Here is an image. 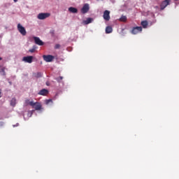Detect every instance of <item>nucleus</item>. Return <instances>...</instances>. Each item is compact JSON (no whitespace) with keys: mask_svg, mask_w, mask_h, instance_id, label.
Here are the masks:
<instances>
[{"mask_svg":"<svg viewBox=\"0 0 179 179\" xmlns=\"http://www.w3.org/2000/svg\"><path fill=\"white\" fill-rule=\"evenodd\" d=\"M34 76L35 78H41L43 76V73L41 72L35 73H34Z\"/></svg>","mask_w":179,"mask_h":179,"instance_id":"nucleus-17","label":"nucleus"},{"mask_svg":"<svg viewBox=\"0 0 179 179\" xmlns=\"http://www.w3.org/2000/svg\"><path fill=\"white\" fill-rule=\"evenodd\" d=\"M103 17L104 20H106V22H108V20H110V11L108 10H106L103 12Z\"/></svg>","mask_w":179,"mask_h":179,"instance_id":"nucleus-7","label":"nucleus"},{"mask_svg":"<svg viewBox=\"0 0 179 179\" xmlns=\"http://www.w3.org/2000/svg\"><path fill=\"white\" fill-rule=\"evenodd\" d=\"M0 125H1V127H3V122H0Z\"/></svg>","mask_w":179,"mask_h":179,"instance_id":"nucleus-25","label":"nucleus"},{"mask_svg":"<svg viewBox=\"0 0 179 179\" xmlns=\"http://www.w3.org/2000/svg\"><path fill=\"white\" fill-rule=\"evenodd\" d=\"M90 9V7L89 6V4L85 3L81 8V13L85 15V13H87V12H89Z\"/></svg>","mask_w":179,"mask_h":179,"instance_id":"nucleus-5","label":"nucleus"},{"mask_svg":"<svg viewBox=\"0 0 179 179\" xmlns=\"http://www.w3.org/2000/svg\"><path fill=\"white\" fill-rule=\"evenodd\" d=\"M174 1H178V0H174Z\"/></svg>","mask_w":179,"mask_h":179,"instance_id":"nucleus-31","label":"nucleus"},{"mask_svg":"<svg viewBox=\"0 0 179 179\" xmlns=\"http://www.w3.org/2000/svg\"><path fill=\"white\" fill-rule=\"evenodd\" d=\"M106 34H110V33H113V27L108 26L106 28Z\"/></svg>","mask_w":179,"mask_h":179,"instance_id":"nucleus-13","label":"nucleus"},{"mask_svg":"<svg viewBox=\"0 0 179 179\" xmlns=\"http://www.w3.org/2000/svg\"><path fill=\"white\" fill-rule=\"evenodd\" d=\"M45 102V104H50V103H52V99H46Z\"/></svg>","mask_w":179,"mask_h":179,"instance_id":"nucleus-21","label":"nucleus"},{"mask_svg":"<svg viewBox=\"0 0 179 179\" xmlns=\"http://www.w3.org/2000/svg\"><path fill=\"white\" fill-rule=\"evenodd\" d=\"M170 2H171V0H164V1H163L161 3V5H160V10H164V9H166V8L167 6H169V5H170Z\"/></svg>","mask_w":179,"mask_h":179,"instance_id":"nucleus-2","label":"nucleus"},{"mask_svg":"<svg viewBox=\"0 0 179 179\" xmlns=\"http://www.w3.org/2000/svg\"><path fill=\"white\" fill-rule=\"evenodd\" d=\"M36 104V102H35V103L33 101L29 102V106H31V107H33V108H34Z\"/></svg>","mask_w":179,"mask_h":179,"instance_id":"nucleus-20","label":"nucleus"},{"mask_svg":"<svg viewBox=\"0 0 179 179\" xmlns=\"http://www.w3.org/2000/svg\"><path fill=\"white\" fill-rule=\"evenodd\" d=\"M43 58L45 61V62H52V61L54 60V56L51 55H44L43 56Z\"/></svg>","mask_w":179,"mask_h":179,"instance_id":"nucleus-4","label":"nucleus"},{"mask_svg":"<svg viewBox=\"0 0 179 179\" xmlns=\"http://www.w3.org/2000/svg\"><path fill=\"white\" fill-rule=\"evenodd\" d=\"M120 22H127V16L125 15H122L120 18Z\"/></svg>","mask_w":179,"mask_h":179,"instance_id":"nucleus-18","label":"nucleus"},{"mask_svg":"<svg viewBox=\"0 0 179 179\" xmlns=\"http://www.w3.org/2000/svg\"><path fill=\"white\" fill-rule=\"evenodd\" d=\"M0 72H2L3 75L5 76L6 73H5V68H2L1 70H0Z\"/></svg>","mask_w":179,"mask_h":179,"instance_id":"nucleus-23","label":"nucleus"},{"mask_svg":"<svg viewBox=\"0 0 179 179\" xmlns=\"http://www.w3.org/2000/svg\"><path fill=\"white\" fill-rule=\"evenodd\" d=\"M34 51H36V49H34V48L29 50V52H34Z\"/></svg>","mask_w":179,"mask_h":179,"instance_id":"nucleus-24","label":"nucleus"},{"mask_svg":"<svg viewBox=\"0 0 179 179\" xmlns=\"http://www.w3.org/2000/svg\"><path fill=\"white\" fill-rule=\"evenodd\" d=\"M0 94H1V90H0Z\"/></svg>","mask_w":179,"mask_h":179,"instance_id":"nucleus-30","label":"nucleus"},{"mask_svg":"<svg viewBox=\"0 0 179 179\" xmlns=\"http://www.w3.org/2000/svg\"><path fill=\"white\" fill-rule=\"evenodd\" d=\"M48 93V90L43 89L38 93V94H39V96H47Z\"/></svg>","mask_w":179,"mask_h":179,"instance_id":"nucleus-10","label":"nucleus"},{"mask_svg":"<svg viewBox=\"0 0 179 179\" xmlns=\"http://www.w3.org/2000/svg\"><path fill=\"white\" fill-rule=\"evenodd\" d=\"M51 16V14L49 13H41L38 15L37 18L39 19V20H44V19H47V17H50Z\"/></svg>","mask_w":179,"mask_h":179,"instance_id":"nucleus-1","label":"nucleus"},{"mask_svg":"<svg viewBox=\"0 0 179 179\" xmlns=\"http://www.w3.org/2000/svg\"><path fill=\"white\" fill-rule=\"evenodd\" d=\"M34 40L35 41V44H37V45H44V42L40 40V38L35 36L34 37Z\"/></svg>","mask_w":179,"mask_h":179,"instance_id":"nucleus-8","label":"nucleus"},{"mask_svg":"<svg viewBox=\"0 0 179 179\" xmlns=\"http://www.w3.org/2000/svg\"><path fill=\"white\" fill-rule=\"evenodd\" d=\"M63 79H64V77L59 76V77H58V78H56V80H57V82H58L59 83H61V80H62Z\"/></svg>","mask_w":179,"mask_h":179,"instance_id":"nucleus-19","label":"nucleus"},{"mask_svg":"<svg viewBox=\"0 0 179 179\" xmlns=\"http://www.w3.org/2000/svg\"><path fill=\"white\" fill-rule=\"evenodd\" d=\"M34 108L35 110H36L37 111H40V110H41V103L36 102L35 106L34 107Z\"/></svg>","mask_w":179,"mask_h":179,"instance_id":"nucleus-11","label":"nucleus"},{"mask_svg":"<svg viewBox=\"0 0 179 179\" xmlns=\"http://www.w3.org/2000/svg\"><path fill=\"white\" fill-rule=\"evenodd\" d=\"M55 50H58L59 48H61V45L59 44H56L55 46Z\"/></svg>","mask_w":179,"mask_h":179,"instance_id":"nucleus-22","label":"nucleus"},{"mask_svg":"<svg viewBox=\"0 0 179 179\" xmlns=\"http://www.w3.org/2000/svg\"><path fill=\"white\" fill-rule=\"evenodd\" d=\"M92 20H93V19H92L91 17H88L86 20L83 21V23L85 24H89L92 23Z\"/></svg>","mask_w":179,"mask_h":179,"instance_id":"nucleus-14","label":"nucleus"},{"mask_svg":"<svg viewBox=\"0 0 179 179\" xmlns=\"http://www.w3.org/2000/svg\"><path fill=\"white\" fill-rule=\"evenodd\" d=\"M0 61H2V59L0 57Z\"/></svg>","mask_w":179,"mask_h":179,"instance_id":"nucleus-29","label":"nucleus"},{"mask_svg":"<svg viewBox=\"0 0 179 179\" xmlns=\"http://www.w3.org/2000/svg\"><path fill=\"white\" fill-rule=\"evenodd\" d=\"M69 10L71 12V13H78V8L75 7L69 8Z\"/></svg>","mask_w":179,"mask_h":179,"instance_id":"nucleus-12","label":"nucleus"},{"mask_svg":"<svg viewBox=\"0 0 179 179\" xmlns=\"http://www.w3.org/2000/svg\"><path fill=\"white\" fill-rule=\"evenodd\" d=\"M148 21L144 20L141 22V26L143 27V29H146V27H148Z\"/></svg>","mask_w":179,"mask_h":179,"instance_id":"nucleus-15","label":"nucleus"},{"mask_svg":"<svg viewBox=\"0 0 179 179\" xmlns=\"http://www.w3.org/2000/svg\"><path fill=\"white\" fill-rule=\"evenodd\" d=\"M14 1V2H17V0H13Z\"/></svg>","mask_w":179,"mask_h":179,"instance_id":"nucleus-27","label":"nucleus"},{"mask_svg":"<svg viewBox=\"0 0 179 179\" xmlns=\"http://www.w3.org/2000/svg\"><path fill=\"white\" fill-rule=\"evenodd\" d=\"M52 34H54V31H52Z\"/></svg>","mask_w":179,"mask_h":179,"instance_id":"nucleus-28","label":"nucleus"},{"mask_svg":"<svg viewBox=\"0 0 179 179\" xmlns=\"http://www.w3.org/2000/svg\"><path fill=\"white\" fill-rule=\"evenodd\" d=\"M22 61L28 64H31V62H33V56L24 57Z\"/></svg>","mask_w":179,"mask_h":179,"instance_id":"nucleus-9","label":"nucleus"},{"mask_svg":"<svg viewBox=\"0 0 179 179\" xmlns=\"http://www.w3.org/2000/svg\"><path fill=\"white\" fill-rule=\"evenodd\" d=\"M10 106H12V107H15L16 106V99L13 98L10 100Z\"/></svg>","mask_w":179,"mask_h":179,"instance_id":"nucleus-16","label":"nucleus"},{"mask_svg":"<svg viewBox=\"0 0 179 179\" xmlns=\"http://www.w3.org/2000/svg\"><path fill=\"white\" fill-rule=\"evenodd\" d=\"M13 127H19V123H17L15 125H13Z\"/></svg>","mask_w":179,"mask_h":179,"instance_id":"nucleus-26","label":"nucleus"},{"mask_svg":"<svg viewBox=\"0 0 179 179\" xmlns=\"http://www.w3.org/2000/svg\"><path fill=\"white\" fill-rule=\"evenodd\" d=\"M17 30L20 33V34H22V36H26V34H27L26 29L20 24H17Z\"/></svg>","mask_w":179,"mask_h":179,"instance_id":"nucleus-3","label":"nucleus"},{"mask_svg":"<svg viewBox=\"0 0 179 179\" xmlns=\"http://www.w3.org/2000/svg\"><path fill=\"white\" fill-rule=\"evenodd\" d=\"M142 31V27H135L131 29V34H138Z\"/></svg>","mask_w":179,"mask_h":179,"instance_id":"nucleus-6","label":"nucleus"}]
</instances>
